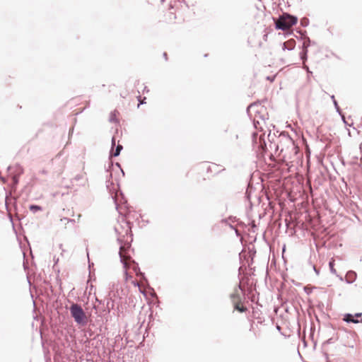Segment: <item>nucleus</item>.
Returning <instances> with one entry per match:
<instances>
[{
  "instance_id": "7ed1b4c3",
  "label": "nucleus",
  "mask_w": 362,
  "mask_h": 362,
  "mask_svg": "<svg viewBox=\"0 0 362 362\" xmlns=\"http://www.w3.org/2000/svg\"><path fill=\"white\" fill-rule=\"evenodd\" d=\"M297 23V18L288 14H284L276 21V27L278 29L286 30L290 29Z\"/></svg>"
},
{
  "instance_id": "39448f33",
  "label": "nucleus",
  "mask_w": 362,
  "mask_h": 362,
  "mask_svg": "<svg viewBox=\"0 0 362 362\" xmlns=\"http://www.w3.org/2000/svg\"><path fill=\"white\" fill-rule=\"evenodd\" d=\"M202 170H206L212 175H216L225 170L223 165L214 163H204L202 165Z\"/></svg>"
},
{
  "instance_id": "0eeeda50",
  "label": "nucleus",
  "mask_w": 362,
  "mask_h": 362,
  "mask_svg": "<svg viewBox=\"0 0 362 362\" xmlns=\"http://www.w3.org/2000/svg\"><path fill=\"white\" fill-rule=\"evenodd\" d=\"M230 298L233 304H235V303H238V301L241 300L240 294L238 293L237 289H235L234 293L230 295Z\"/></svg>"
},
{
  "instance_id": "20e7f679",
  "label": "nucleus",
  "mask_w": 362,
  "mask_h": 362,
  "mask_svg": "<svg viewBox=\"0 0 362 362\" xmlns=\"http://www.w3.org/2000/svg\"><path fill=\"white\" fill-rule=\"evenodd\" d=\"M71 313L75 320L78 324L86 323V317L81 307L77 305H73L71 308Z\"/></svg>"
},
{
  "instance_id": "ddd939ff",
  "label": "nucleus",
  "mask_w": 362,
  "mask_h": 362,
  "mask_svg": "<svg viewBox=\"0 0 362 362\" xmlns=\"http://www.w3.org/2000/svg\"><path fill=\"white\" fill-rule=\"evenodd\" d=\"M29 208H30V210L33 211V212L42 210L41 206H37V205H30Z\"/></svg>"
},
{
  "instance_id": "2eb2a0df",
  "label": "nucleus",
  "mask_w": 362,
  "mask_h": 362,
  "mask_svg": "<svg viewBox=\"0 0 362 362\" xmlns=\"http://www.w3.org/2000/svg\"><path fill=\"white\" fill-rule=\"evenodd\" d=\"M138 100L139 101V104H143L144 103V100H146V97L144 98L143 100L141 99V96H138Z\"/></svg>"
},
{
  "instance_id": "1a4fd4ad",
  "label": "nucleus",
  "mask_w": 362,
  "mask_h": 362,
  "mask_svg": "<svg viewBox=\"0 0 362 362\" xmlns=\"http://www.w3.org/2000/svg\"><path fill=\"white\" fill-rule=\"evenodd\" d=\"M122 149V146L120 145V144H118L116 146L115 150H114V148H112V155L114 156H119Z\"/></svg>"
},
{
  "instance_id": "dca6fc26",
  "label": "nucleus",
  "mask_w": 362,
  "mask_h": 362,
  "mask_svg": "<svg viewBox=\"0 0 362 362\" xmlns=\"http://www.w3.org/2000/svg\"><path fill=\"white\" fill-rule=\"evenodd\" d=\"M110 295H112V297H115L116 296V294H115L114 291H111L110 293Z\"/></svg>"
},
{
  "instance_id": "f8f14e48",
  "label": "nucleus",
  "mask_w": 362,
  "mask_h": 362,
  "mask_svg": "<svg viewBox=\"0 0 362 362\" xmlns=\"http://www.w3.org/2000/svg\"><path fill=\"white\" fill-rule=\"evenodd\" d=\"M294 44H295V41L293 40H288V41L284 42V45L286 48L291 49L294 46Z\"/></svg>"
},
{
  "instance_id": "9d476101",
  "label": "nucleus",
  "mask_w": 362,
  "mask_h": 362,
  "mask_svg": "<svg viewBox=\"0 0 362 362\" xmlns=\"http://www.w3.org/2000/svg\"><path fill=\"white\" fill-rule=\"evenodd\" d=\"M119 115V112L117 110H114L112 112H111L110 120L112 122H118Z\"/></svg>"
},
{
  "instance_id": "4468645a",
  "label": "nucleus",
  "mask_w": 362,
  "mask_h": 362,
  "mask_svg": "<svg viewBox=\"0 0 362 362\" xmlns=\"http://www.w3.org/2000/svg\"><path fill=\"white\" fill-rule=\"evenodd\" d=\"M334 260H332V261L329 262V267H330L331 271H332L333 273H336V270H335V269L334 268Z\"/></svg>"
},
{
  "instance_id": "9b49d317",
  "label": "nucleus",
  "mask_w": 362,
  "mask_h": 362,
  "mask_svg": "<svg viewBox=\"0 0 362 362\" xmlns=\"http://www.w3.org/2000/svg\"><path fill=\"white\" fill-rule=\"evenodd\" d=\"M23 173L21 169H19V172L17 175H14L12 176V181L13 185H16L18 183V176Z\"/></svg>"
},
{
  "instance_id": "f3484780",
  "label": "nucleus",
  "mask_w": 362,
  "mask_h": 362,
  "mask_svg": "<svg viewBox=\"0 0 362 362\" xmlns=\"http://www.w3.org/2000/svg\"><path fill=\"white\" fill-rule=\"evenodd\" d=\"M112 144L113 146H115V139L114 137L112 139Z\"/></svg>"
},
{
  "instance_id": "f257e3e1",
  "label": "nucleus",
  "mask_w": 362,
  "mask_h": 362,
  "mask_svg": "<svg viewBox=\"0 0 362 362\" xmlns=\"http://www.w3.org/2000/svg\"><path fill=\"white\" fill-rule=\"evenodd\" d=\"M119 256L124 265L125 281H130L133 285L139 286V284L144 276L140 272L137 263L132 258L129 244L120 247Z\"/></svg>"
},
{
  "instance_id": "6e6552de",
  "label": "nucleus",
  "mask_w": 362,
  "mask_h": 362,
  "mask_svg": "<svg viewBox=\"0 0 362 362\" xmlns=\"http://www.w3.org/2000/svg\"><path fill=\"white\" fill-rule=\"evenodd\" d=\"M234 305V308L235 310L240 312V313H243V312H245L247 310V308L245 307L242 303H241V300L240 301H238V303H235V304H233Z\"/></svg>"
},
{
  "instance_id": "f03ea898",
  "label": "nucleus",
  "mask_w": 362,
  "mask_h": 362,
  "mask_svg": "<svg viewBox=\"0 0 362 362\" xmlns=\"http://www.w3.org/2000/svg\"><path fill=\"white\" fill-rule=\"evenodd\" d=\"M269 119L268 114L263 107L257 111L254 117V126L255 129L264 132L267 127V121Z\"/></svg>"
},
{
  "instance_id": "423d86ee",
  "label": "nucleus",
  "mask_w": 362,
  "mask_h": 362,
  "mask_svg": "<svg viewBox=\"0 0 362 362\" xmlns=\"http://www.w3.org/2000/svg\"><path fill=\"white\" fill-rule=\"evenodd\" d=\"M362 313H356L354 315L351 314H345L343 317V320L346 322H353V323H361L362 319L358 320V317H361Z\"/></svg>"
}]
</instances>
